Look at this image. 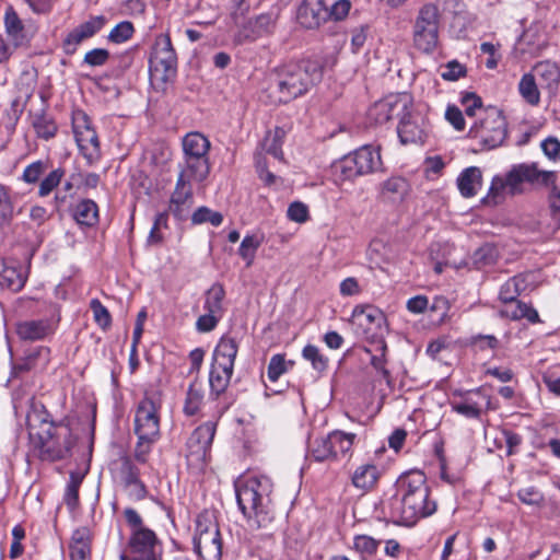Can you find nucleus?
<instances>
[{"instance_id": "nucleus-1", "label": "nucleus", "mask_w": 560, "mask_h": 560, "mask_svg": "<svg viewBox=\"0 0 560 560\" xmlns=\"http://www.w3.org/2000/svg\"><path fill=\"white\" fill-rule=\"evenodd\" d=\"M435 511L436 502L430 499L424 474L411 471L398 479L397 494L390 500V517L395 524L413 526Z\"/></svg>"}, {"instance_id": "nucleus-2", "label": "nucleus", "mask_w": 560, "mask_h": 560, "mask_svg": "<svg viewBox=\"0 0 560 560\" xmlns=\"http://www.w3.org/2000/svg\"><path fill=\"white\" fill-rule=\"evenodd\" d=\"M27 421L31 439L42 459L58 460L69 455L75 439L68 424L54 422L43 406L35 407Z\"/></svg>"}, {"instance_id": "nucleus-3", "label": "nucleus", "mask_w": 560, "mask_h": 560, "mask_svg": "<svg viewBox=\"0 0 560 560\" xmlns=\"http://www.w3.org/2000/svg\"><path fill=\"white\" fill-rule=\"evenodd\" d=\"M323 63L318 59H303L278 68L271 86L273 103H288L306 94L323 79Z\"/></svg>"}, {"instance_id": "nucleus-4", "label": "nucleus", "mask_w": 560, "mask_h": 560, "mask_svg": "<svg viewBox=\"0 0 560 560\" xmlns=\"http://www.w3.org/2000/svg\"><path fill=\"white\" fill-rule=\"evenodd\" d=\"M240 510L252 528H269L275 521L272 482L268 477H250L235 485Z\"/></svg>"}, {"instance_id": "nucleus-5", "label": "nucleus", "mask_w": 560, "mask_h": 560, "mask_svg": "<svg viewBox=\"0 0 560 560\" xmlns=\"http://www.w3.org/2000/svg\"><path fill=\"white\" fill-rule=\"evenodd\" d=\"M556 179V172L540 171L537 163L516 164L504 176L497 175L492 178L485 202L495 206L503 201L508 195L522 194L524 183L549 186Z\"/></svg>"}, {"instance_id": "nucleus-6", "label": "nucleus", "mask_w": 560, "mask_h": 560, "mask_svg": "<svg viewBox=\"0 0 560 560\" xmlns=\"http://www.w3.org/2000/svg\"><path fill=\"white\" fill-rule=\"evenodd\" d=\"M124 516L130 528L127 555L121 560H158L161 544L155 533L144 526L140 514L131 509H125Z\"/></svg>"}, {"instance_id": "nucleus-7", "label": "nucleus", "mask_w": 560, "mask_h": 560, "mask_svg": "<svg viewBox=\"0 0 560 560\" xmlns=\"http://www.w3.org/2000/svg\"><path fill=\"white\" fill-rule=\"evenodd\" d=\"M237 351V342L230 336H223L214 348L209 373V384L211 392L215 395L224 393L228 388L233 375Z\"/></svg>"}, {"instance_id": "nucleus-8", "label": "nucleus", "mask_w": 560, "mask_h": 560, "mask_svg": "<svg viewBox=\"0 0 560 560\" xmlns=\"http://www.w3.org/2000/svg\"><path fill=\"white\" fill-rule=\"evenodd\" d=\"M177 57L167 34L155 37L149 60V73L151 83L159 89L172 81L176 75Z\"/></svg>"}, {"instance_id": "nucleus-9", "label": "nucleus", "mask_w": 560, "mask_h": 560, "mask_svg": "<svg viewBox=\"0 0 560 560\" xmlns=\"http://www.w3.org/2000/svg\"><path fill=\"white\" fill-rule=\"evenodd\" d=\"M194 547L203 560H220L222 539L213 512L203 511L196 518Z\"/></svg>"}, {"instance_id": "nucleus-10", "label": "nucleus", "mask_w": 560, "mask_h": 560, "mask_svg": "<svg viewBox=\"0 0 560 560\" xmlns=\"http://www.w3.org/2000/svg\"><path fill=\"white\" fill-rule=\"evenodd\" d=\"M381 166L382 160L378 149L372 145H363L335 163L334 170L342 180H352L358 176L374 173Z\"/></svg>"}, {"instance_id": "nucleus-11", "label": "nucleus", "mask_w": 560, "mask_h": 560, "mask_svg": "<svg viewBox=\"0 0 560 560\" xmlns=\"http://www.w3.org/2000/svg\"><path fill=\"white\" fill-rule=\"evenodd\" d=\"M440 11L436 4H423L412 25V42L416 49L432 54L439 43Z\"/></svg>"}, {"instance_id": "nucleus-12", "label": "nucleus", "mask_w": 560, "mask_h": 560, "mask_svg": "<svg viewBox=\"0 0 560 560\" xmlns=\"http://www.w3.org/2000/svg\"><path fill=\"white\" fill-rule=\"evenodd\" d=\"M469 136L479 140L483 149H495L506 138L505 118L497 108L481 110L480 117L470 126Z\"/></svg>"}, {"instance_id": "nucleus-13", "label": "nucleus", "mask_w": 560, "mask_h": 560, "mask_svg": "<svg viewBox=\"0 0 560 560\" xmlns=\"http://www.w3.org/2000/svg\"><path fill=\"white\" fill-rule=\"evenodd\" d=\"M210 141L200 132H189L183 139L184 164L180 171L206 179L210 173Z\"/></svg>"}, {"instance_id": "nucleus-14", "label": "nucleus", "mask_w": 560, "mask_h": 560, "mask_svg": "<svg viewBox=\"0 0 560 560\" xmlns=\"http://www.w3.org/2000/svg\"><path fill=\"white\" fill-rule=\"evenodd\" d=\"M73 133L75 142L83 156L92 163L100 156V142L96 131L91 127L89 118L83 113L73 117Z\"/></svg>"}, {"instance_id": "nucleus-15", "label": "nucleus", "mask_w": 560, "mask_h": 560, "mask_svg": "<svg viewBox=\"0 0 560 560\" xmlns=\"http://www.w3.org/2000/svg\"><path fill=\"white\" fill-rule=\"evenodd\" d=\"M159 402L152 396L143 397L136 409L135 433L160 436Z\"/></svg>"}, {"instance_id": "nucleus-16", "label": "nucleus", "mask_w": 560, "mask_h": 560, "mask_svg": "<svg viewBox=\"0 0 560 560\" xmlns=\"http://www.w3.org/2000/svg\"><path fill=\"white\" fill-rule=\"evenodd\" d=\"M386 318L383 312L374 306L358 305L352 311L351 323L355 332L362 337H374L381 332Z\"/></svg>"}, {"instance_id": "nucleus-17", "label": "nucleus", "mask_w": 560, "mask_h": 560, "mask_svg": "<svg viewBox=\"0 0 560 560\" xmlns=\"http://www.w3.org/2000/svg\"><path fill=\"white\" fill-rule=\"evenodd\" d=\"M411 105L412 100L410 95L406 93L388 95L384 100L376 102L369 109V117L375 124L382 125L395 116L399 118L400 115L405 113L406 109H408V107Z\"/></svg>"}, {"instance_id": "nucleus-18", "label": "nucleus", "mask_w": 560, "mask_h": 560, "mask_svg": "<svg viewBox=\"0 0 560 560\" xmlns=\"http://www.w3.org/2000/svg\"><path fill=\"white\" fill-rule=\"evenodd\" d=\"M203 180V178H199L195 175H189L186 172H179L176 182V187L170 202V211L176 218L183 219L191 206L192 184L201 183Z\"/></svg>"}, {"instance_id": "nucleus-19", "label": "nucleus", "mask_w": 560, "mask_h": 560, "mask_svg": "<svg viewBox=\"0 0 560 560\" xmlns=\"http://www.w3.org/2000/svg\"><path fill=\"white\" fill-rule=\"evenodd\" d=\"M217 424L208 421L196 428L187 440V457L205 462L212 445Z\"/></svg>"}, {"instance_id": "nucleus-20", "label": "nucleus", "mask_w": 560, "mask_h": 560, "mask_svg": "<svg viewBox=\"0 0 560 560\" xmlns=\"http://www.w3.org/2000/svg\"><path fill=\"white\" fill-rule=\"evenodd\" d=\"M412 105L399 117L398 137L404 144L422 143L425 137V120L411 109Z\"/></svg>"}, {"instance_id": "nucleus-21", "label": "nucleus", "mask_w": 560, "mask_h": 560, "mask_svg": "<svg viewBox=\"0 0 560 560\" xmlns=\"http://www.w3.org/2000/svg\"><path fill=\"white\" fill-rule=\"evenodd\" d=\"M5 34L13 47L27 45L33 38L36 28L31 23H24L12 7H8L4 13Z\"/></svg>"}, {"instance_id": "nucleus-22", "label": "nucleus", "mask_w": 560, "mask_h": 560, "mask_svg": "<svg viewBox=\"0 0 560 560\" xmlns=\"http://www.w3.org/2000/svg\"><path fill=\"white\" fill-rule=\"evenodd\" d=\"M57 322L52 318L25 319L15 325V332L21 340L38 341L52 336Z\"/></svg>"}, {"instance_id": "nucleus-23", "label": "nucleus", "mask_w": 560, "mask_h": 560, "mask_svg": "<svg viewBox=\"0 0 560 560\" xmlns=\"http://www.w3.org/2000/svg\"><path fill=\"white\" fill-rule=\"evenodd\" d=\"M105 25L104 16H93L72 30L63 40V50L67 55L77 51L79 45L88 38L93 37Z\"/></svg>"}, {"instance_id": "nucleus-24", "label": "nucleus", "mask_w": 560, "mask_h": 560, "mask_svg": "<svg viewBox=\"0 0 560 560\" xmlns=\"http://www.w3.org/2000/svg\"><path fill=\"white\" fill-rule=\"evenodd\" d=\"M328 20V5L324 0H304L299 7L298 21L305 28H317Z\"/></svg>"}, {"instance_id": "nucleus-25", "label": "nucleus", "mask_w": 560, "mask_h": 560, "mask_svg": "<svg viewBox=\"0 0 560 560\" xmlns=\"http://www.w3.org/2000/svg\"><path fill=\"white\" fill-rule=\"evenodd\" d=\"M535 75L540 89L555 95L560 82L559 67L549 60L537 62L530 71Z\"/></svg>"}, {"instance_id": "nucleus-26", "label": "nucleus", "mask_w": 560, "mask_h": 560, "mask_svg": "<svg viewBox=\"0 0 560 560\" xmlns=\"http://www.w3.org/2000/svg\"><path fill=\"white\" fill-rule=\"evenodd\" d=\"M92 533L88 527L77 528L69 544V560H91Z\"/></svg>"}, {"instance_id": "nucleus-27", "label": "nucleus", "mask_w": 560, "mask_h": 560, "mask_svg": "<svg viewBox=\"0 0 560 560\" xmlns=\"http://www.w3.org/2000/svg\"><path fill=\"white\" fill-rule=\"evenodd\" d=\"M502 303L503 307L500 310V314L503 317L512 320H521L525 318L532 324L540 322L538 312L530 304L524 303L520 300Z\"/></svg>"}, {"instance_id": "nucleus-28", "label": "nucleus", "mask_w": 560, "mask_h": 560, "mask_svg": "<svg viewBox=\"0 0 560 560\" xmlns=\"http://www.w3.org/2000/svg\"><path fill=\"white\" fill-rule=\"evenodd\" d=\"M475 396L479 397L481 400L486 402H489V398L487 396H483L481 392L478 389L474 393L466 395L459 401H452V410L457 412L458 415L464 416L465 418H479L481 413V401L479 399H476Z\"/></svg>"}, {"instance_id": "nucleus-29", "label": "nucleus", "mask_w": 560, "mask_h": 560, "mask_svg": "<svg viewBox=\"0 0 560 560\" xmlns=\"http://www.w3.org/2000/svg\"><path fill=\"white\" fill-rule=\"evenodd\" d=\"M380 479V470L373 464H362L358 466L352 476L351 482L359 490L370 491L376 487Z\"/></svg>"}, {"instance_id": "nucleus-30", "label": "nucleus", "mask_w": 560, "mask_h": 560, "mask_svg": "<svg viewBox=\"0 0 560 560\" xmlns=\"http://www.w3.org/2000/svg\"><path fill=\"white\" fill-rule=\"evenodd\" d=\"M481 171L476 166L465 168L457 178V187L460 195L470 198L477 195L481 188Z\"/></svg>"}, {"instance_id": "nucleus-31", "label": "nucleus", "mask_w": 560, "mask_h": 560, "mask_svg": "<svg viewBox=\"0 0 560 560\" xmlns=\"http://www.w3.org/2000/svg\"><path fill=\"white\" fill-rule=\"evenodd\" d=\"M26 282V277L21 269L8 265L0 259V287L12 292L22 290Z\"/></svg>"}, {"instance_id": "nucleus-32", "label": "nucleus", "mask_w": 560, "mask_h": 560, "mask_svg": "<svg viewBox=\"0 0 560 560\" xmlns=\"http://www.w3.org/2000/svg\"><path fill=\"white\" fill-rule=\"evenodd\" d=\"M530 277L532 275L529 273H521L504 282L499 293L501 302H512L517 300V296L528 289L530 284L528 278Z\"/></svg>"}, {"instance_id": "nucleus-33", "label": "nucleus", "mask_w": 560, "mask_h": 560, "mask_svg": "<svg viewBox=\"0 0 560 560\" xmlns=\"http://www.w3.org/2000/svg\"><path fill=\"white\" fill-rule=\"evenodd\" d=\"M73 218L80 225L93 226L98 221V207L91 199L81 200L74 208Z\"/></svg>"}, {"instance_id": "nucleus-34", "label": "nucleus", "mask_w": 560, "mask_h": 560, "mask_svg": "<svg viewBox=\"0 0 560 560\" xmlns=\"http://www.w3.org/2000/svg\"><path fill=\"white\" fill-rule=\"evenodd\" d=\"M539 83L532 72L523 74L518 83V92L523 100L532 106L540 102Z\"/></svg>"}, {"instance_id": "nucleus-35", "label": "nucleus", "mask_w": 560, "mask_h": 560, "mask_svg": "<svg viewBox=\"0 0 560 560\" xmlns=\"http://www.w3.org/2000/svg\"><path fill=\"white\" fill-rule=\"evenodd\" d=\"M225 295V291L221 284H213L206 293V300L203 308L206 312L219 315L222 317L223 307L222 302Z\"/></svg>"}, {"instance_id": "nucleus-36", "label": "nucleus", "mask_w": 560, "mask_h": 560, "mask_svg": "<svg viewBox=\"0 0 560 560\" xmlns=\"http://www.w3.org/2000/svg\"><path fill=\"white\" fill-rule=\"evenodd\" d=\"M203 404V390L202 386L198 382H194L190 384L187 390L185 404H184V412L187 416H195L201 408Z\"/></svg>"}, {"instance_id": "nucleus-37", "label": "nucleus", "mask_w": 560, "mask_h": 560, "mask_svg": "<svg viewBox=\"0 0 560 560\" xmlns=\"http://www.w3.org/2000/svg\"><path fill=\"white\" fill-rule=\"evenodd\" d=\"M331 442V451H334V459H336L339 455H343L348 453L355 439V434L353 433H345L341 431H334L329 434Z\"/></svg>"}, {"instance_id": "nucleus-38", "label": "nucleus", "mask_w": 560, "mask_h": 560, "mask_svg": "<svg viewBox=\"0 0 560 560\" xmlns=\"http://www.w3.org/2000/svg\"><path fill=\"white\" fill-rule=\"evenodd\" d=\"M262 238L256 234L246 235L241 242L238 255L245 260L246 266L250 267L254 262L256 252L259 248Z\"/></svg>"}, {"instance_id": "nucleus-39", "label": "nucleus", "mask_w": 560, "mask_h": 560, "mask_svg": "<svg viewBox=\"0 0 560 560\" xmlns=\"http://www.w3.org/2000/svg\"><path fill=\"white\" fill-rule=\"evenodd\" d=\"M310 455L316 462H326L334 459V451H331V442L329 434L325 438L316 439L311 443Z\"/></svg>"}, {"instance_id": "nucleus-40", "label": "nucleus", "mask_w": 560, "mask_h": 560, "mask_svg": "<svg viewBox=\"0 0 560 560\" xmlns=\"http://www.w3.org/2000/svg\"><path fill=\"white\" fill-rule=\"evenodd\" d=\"M14 205L9 187L0 184V228L7 225L13 218Z\"/></svg>"}, {"instance_id": "nucleus-41", "label": "nucleus", "mask_w": 560, "mask_h": 560, "mask_svg": "<svg viewBox=\"0 0 560 560\" xmlns=\"http://www.w3.org/2000/svg\"><path fill=\"white\" fill-rule=\"evenodd\" d=\"M33 127L39 138L50 139L56 135L57 125L46 114H37L33 118Z\"/></svg>"}, {"instance_id": "nucleus-42", "label": "nucleus", "mask_w": 560, "mask_h": 560, "mask_svg": "<svg viewBox=\"0 0 560 560\" xmlns=\"http://www.w3.org/2000/svg\"><path fill=\"white\" fill-rule=\"evenodd\" d=\"M116 476L124 486H127L129 482L139 478V469L130 457L122 456L118 462Z\"/></svg>"}, {"instance_id": "nucleus-43", "label": "nucleus", "mask_w": 560, "mask_h": 560, "mask_svg": "<svg viewBox=\"0 0 560 560\" xmlns=\"http://www.w3.org/2000/svg\"><path fill=\"white\" fill-rule=\"evenodd\" d=\"M407 180L399 176L388 178L383 185V192L393 200L401 199L407 194Z\"/></svg>"}, {"instance_id": "nucleus-44", "label": "nucleus", "mask_w": 560, "mask_h": 560, "mask_svg": "<svg viewBox=\"0 0 560 560\" xmlns=\"http://www.w3.org/2000/svg\"><path fill=\"white\" fill-rule=\"evenodd\" d=\"M302 355L306 361L311 362L313 369L317 372H323L328 368V358L316 346H305Z\"/></svg>"}, {"instance_id": "nucleus-45", "label": "nucleus", "mask_w": 560, "mask_h": 560, "mask_svg": "<svg viewBox=\"0 0 560 560\" xmlns=\"http://www.w3.org/2000/svg\"><path fill=\"white\" fill-rule=\"evenodd\" d=\"M136 435L138 436V442L135 447L133 456L138 463L144 464L148 460L153 444L159 440L160 436H142V434Z\"/></svg>"}, {"instance_id": "nucleus-46", "label": "nucleus", "mask_w": 560, "mask_h": 560, "mask_svg": "<svg viewBox=\"0 0 560 560\" xmlns=\"http://www.w3.org/2000/svg\"><path fill=\"white\" fill-rule=\"evenodd\" d=\"M284 132L282 129H276L275 132L271 135L269 133L262 143L264 150L271 154L275 159L281 160L283 152H282V137Z\"/></svg>"}, {"instance_id": "nucleus-47", "label": "nucleus", "mask_w": 560, "mask_h": 560, "mask_svg": "<svg viewBox=\"0 0 560 560\" xmlns=\"http://www.w3.org/2000/svg\"><path fill=\"white\" fill-rule=\"evenodd\" d=\"M83 475L80 472H71L70 479L66 488L65 492V501L68 506L73 509L79 500V488L82 483Z\"/></svg>"}, {"instance_id": "nucleus-48", "label": "nucleus", "mask_w": 560, "mask_h": 560, "mask_svg": "<svg viewBox=\"0 0 560 560\" xmlns=\"http://www.w3.org/2000/svg\"><path fill=\"white\" fill-rule=\"evenodd\" d=\"M135 33V27L131 22L122 21L115 25L108 34V40L114 44H122L130 39Z\"/></svg>"}, {"instance_id": "nucleus-49", "label": "nucleus", "mask_w": 560, "mask_h": 560, "mask_svg": "<svg viewBox=\"0 0 560 560\" xmlns=\"http://www.w3.org/2000/svg\"><path fill=\"white\" fill-rule=\"evenodd\" d=\"M63 176L65 171L60 167L48 173L39 183L38 195L40 197L48 196L56 187H58Z\"/></svg>"}, {"instance_id": "nucleus-50", "label": "nucleus", "mask_w": 560, "mask_h": 560, "mask_svg": "<svg viewBox=\"0 0 560 560\" xmlns=\"http://www.w3.org/2000/svg\"><path fill=\"white\" fill-rule=\"evenodd\" d=\"M191 221L194 224L210 222L213 226H219L223 221V217L218 211H212L207 207H200L192 213Z\"/></svg>"}, {"instance_id": "nucleus-51", "label": "nucleus", "mask_w": 560, "mask_h": 560, "mask_svg": "<svg viewBox=\"0 0 560 560\" xmlns=\"http://www.w3.org/2000/svg\"><path fill=\"white\" fill-rule=\"evenodd\" d=\"M517 498L522 503L533 506H540L545 501L544 493L534 486L520 489Z\"/></svg>"}, {"instance_id": "nucleus-52", "label": "nucleus", "mask_w": 560, "mask_h": 560, "mask_svg": "<svg viewBox=\"0 0 560 560\" xmlns=\"http://www.w3.org/2000/svg\"><path fill=\"white\" fill-rule=\"evenodd\" d=\"M90 307L93 312L95 323L102 328L106 329L112 324V316L108 310L101 303L100 300L93 299L90 302Z\"/></svg>"}, {"instance_id": "nucleus-53", "label": "nucleus", "mask_w": 560, "mask_h": 560, "mask_svg": "<svg viewBox=\"0 0 560 560\" xmlns=\"http://www.w3.org/2000/svg\"><path fill=\"white\" fill-rule=\"evenodd\" d=\"M260 34L256 30L255 24L252 20L247 21L234 35V43L243 45L245 43H252L260 38Z\"/></svg>"}, {"instance_id": "nucleus-54", "label": "nucleus", "mask_w": 560, "mask_h": 560, "mask_svg": "<svg viewBox=\"0 0 560 560\" xmlns=\"http://www.w3.org/2000/svg\"><path fill=\"white\" fill-rule=\"evenodd\" d=\"M550 188L549 208L550 214L556 228H560V189L556 186V180L547 186Z\"/></svg>"}, {"instance_id": "nucleus-55", "label": "nucleus", "mask_w": 560, "mask_h": 560, "mask_svg": "<svg viewBox=\"0 0 560 560\" xmlns=\"http://www.w3.org/2000/svg\"><path fill=\"white\" fill-rule=\"evenodd\" d=\"M47 165L43 161H35L27 165L22 174V180L27 184H35L45 173Z\"/></svg>"}, {"instance_id": "nucleus-56", "label": "nucleus", "mask_w": 560, "mask_h": 560, "mask_svg": "<svg viewBox=\"0 0 560 560\" xmlns=\"http://www.w3.org/2000/svg\"><path fill=\"white\" fill-rule=\"evenodd\" d=\"M462 103L465 107V114L467 117H480V112L485 110L482 108V103L480 97H478L474 93H467L463 96Z\"/></svg>"}, {"instance_id": "nucleus-57", "label": "nucleus", "mask_w": 560, "mask_h": 560, "mask_svg": "<svg viewBox=\"0 0 560 560\" xmlns=\"http://www.w3.org/2000/svg\"><path fill=\"white\" fill-rule=\"evenodd\" d=\"M285 371L287 366L284 357L281 354L272 355L268 364V378L271 382H276L283 373H285Z\"/></svg>"}, {"instance_id": "nucleus-58", "label": "nucleus", "mask_w": 560, "mask_h": 560, "mask_svg": "<svg viewBox=\"0 0 560 560\" xmlns=\"http://www.w3.org/2000/svg\"><path fill=\"white\" fill-rule=\"evenodd\" d=\"M260 36H266L273 31L276 18L271 13H262L252 20Z\"/></svg>"}, {"instance_id": "nucleus-59", "label": "nucleus", "mask_w": 560, "mask_h": 560, "mask_svg": "<svg viewBox=\"0 0 560 560\" xmlns=\"http://www.w3.org/2000/svg\"><path fill=\"white\" fill-rule=\"evenodd\" d=\"M465 75L466 68L457 60H452L447 62L444 67V71L441 73L442 79L445 81H456Z\"/></svg>"}, {"instance_id": "nucleus-60", "label": "nucleus", "mask_w": 560, "mask_h": 560, "mask_svg": "<svg viewBox=\"0 0 560 560\" xmlns=\"http://www.w3.org/2000/svg\"><path fill=\"white\" fill-rule=\"evenodd\" d=\"M353 547L361 553L371 555L376 551L378 541L368 535H358L354 537Z\"/></svg>"}, {"instance_id": "nucleus-61", "label": "nucleus", "mask_w": 560, "mask_h": 560, "mask_svg": "<svg viewBox=\"0 0 560 560\" xmlns=\"http://www.w3.org/2000/svg\"><path fill=\"white\" fill-rule=\"evenodd\" d=\"M351 9L349 0H337L331 7H328L329 20L339 22L345 20Z\"/></svg>"}, {"instance_id": "nucleus-62", "label": "nucleus", "mask_w": 560, "mask_h": 560, "mask_svg": "<svg viewBox=\"0 0 560 560\" xmlns=\"http://www.w3.org/2000/svg\"><path fill=\"white\" fill-rule=\"evenodd\" d=\"M108 59V50L104 48H95L85 54L83 62L91 67H100L105 65Z\"/></svg>"}, {"instance_id": "nucleus-63", "label": "nucleus", "mask_w": 560, "mask_h": 560, "mask_svg": "<svg viewBox=\"0 0 560 560\" xmlns=\"http://www.w3.org/2000/svg\"><path fill=\"white\" fill-rule=\"evenodd\" d=\"M287 214L291 221L303 223L308 219V208L303 202L294 201L289 206Z\"/></svg>"}, {"instance_id": "nucleus-64", "label": "nucleus", "mask_w": 560, "mask_h": 560, "mask_svg": "<svg viewBox=\"0 0 560 560\" xmlns=\"http://www.w3.org/2000/svg\"><path fill=\"white\" fill-rule=\"evenodd\" d=\"M541 150L544 154L552 160L558 161L560 160V141L556 137H549L545 139L541 144Z\"/></svg>"}]
</instances>
